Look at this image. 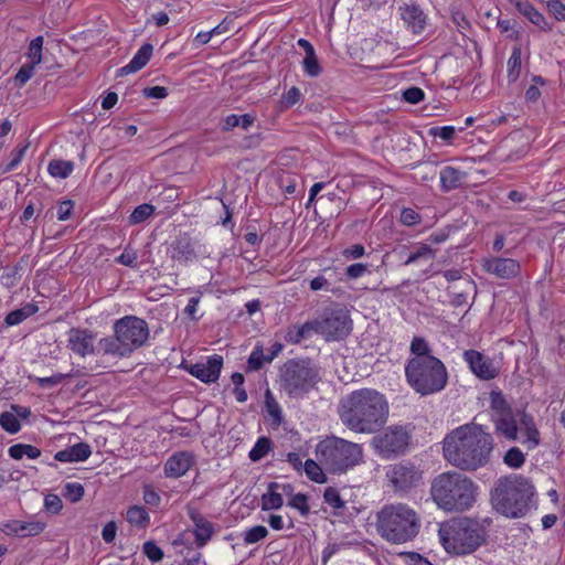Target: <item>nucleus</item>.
<instances>
[{
  "label": "nucleus",
  "mask_w": 565,
  "mask_h": 565,
  "mask_svg": "<svg viewBox=\"0 0 565 565\" xmlns=\"http://www.w3.org/2000/svg\"><path fill=\"white\" fill-rule=\"evenodd\" d=\"M493 438L482 426L471 423L457 427L444 438V458L463 471H475L490 461Z\"/></svg>",
  "instance_id": "nucleus-1"
},
{
  "label": "nucleus",
  "mask_w": 565,
  "mask_h": 565,
  "mask_svg": "<svg viewBox=\"0 0 565 565\" xmlns=\"http://www.w3.org/2000/svg\"><path fill=\"white\" fill-rule=\"evenodd\" d=\"M388 414L386 397L373 388L353 391L339 405L341 423L356 434L377 433L386 424Z\"/></svg>",
  "instance_id": "nucleus-2"
},
{
  "label": "nucleus",
  "mask_w": 565,
  "mask_h": 565,
  "mask_svg": "<svg viewBox=\"0 0 565 565\" xmlns=\"http://www.w3.org/2000/svg\"><path fill=\"white\" fill-rule=\"evenodd\" d=\"M534 495L535 487L527 477L511 473L494 482L490 501L492 508L503 516L520 519L530 512Z\"/></svg>",
  "instance_id": "nucleus-3"
},
{
  "label": "nucleus",
  "mask_w": 565,
  "mask_h": 565,
  "mask_svg": "<svg viewBox=\"0 0 565 565\" xmlns=\"http://www.w3.org/2000/svg\"><path fill=\"white\" fill-rule=\"evenodd\" d=\"M435 503L447 512H463L472 507L477 497V486L467 476L447 471L437 476L430 487Z\"/></svg>",
  "instance_id": "nucleus-4"
},
{
  "label": "nucleus",
  "mask_w": 565,
  "mask_h": 565,
  "mask_svg": "<svg viewBox=\"0 0 565 565\" xmlns=\"http://www.w3.org/2000/svg\"><path fill=\"white\" fill-rule=\"evenodd\" d=\"M376 529L387 542L403 544L417 536L420 518L407 504H386L376 514Z\"/></svg>",
  "instance_id": "nucleus-5"
},
{
  "label": "nucleus",
  "mask_w": 565,
  "mask_h": 565,
  "mask_svg": "<svg viewBox=\"0 0 565 565\" xmlns=\"http://www.w3.org/2000/svg\"><path fill=\"white\" fill-rule=\"evenodd\" d=\"M444 548L452 555L476 552L487 541L484 526L471 518H458L443 524L438 531Z\"/></svg>",
  "instance_id": "nucleus-6"
},
{
  "label": "nucleus",
  "mask_w": 565,
  "mask_h": 565,
  "mask_svg": "<svg viewBox=\"0 0 565 565\" xmlns=\"http://www.w3.org/2000/svg\"><path fill=\"white\" fill-rule=\"evenodd\" d=\"M317 460L331 473H343L363 461V448L337 436H327L316 446Z\"/></svg>",
  "instance_id": "nucleus-7"
},
{
  "label": "nucleus",
  "mask_w": 565,
  "mask_h": 565,
  "mask_svg": "<svg viewBox=\"0 0 565 565\" xmlns=\"http://www.w3.org/2000/svg\"><path fill=\"white\" fill-rule=\"evenodd\" d=\"M405 376L409 386L422 396L443 391L448 383V372L439 359L407 361Z\"/></svg>",
  "instance_id": "nucleus-8"
},
{
  "label": "nucleus",
  "mask_w": 565,
  "mask_h": 565,
  "mask_svg": "<svg viewBox=\"0 0 565 565\" xmlns=\"http://www.w3.org/2000/svg\"><path fill=\"white\" fill-rule=\"evenodd\" d=\"M319 381V372L310 359L285 363V393L291 399L303 398Z\"/></svg>",
  "instance_id": "nucleus-9"
},
{
  "label": "nucleus",
  "mask_w": 565,
  "mask_h": 565,
  "mask_svg": "<svg viewBox=\"0 0 565 565\" xmlns=\"http://www.w3.org/2000/svg\"><path fill=\"white\" fill-rule=\"evenodd\" d=\"M413 429L409 425H391L373 436L371 447L382 459L390 460L404 456L412 444Z\"/></svg>",
  "instance_id": "nucleus-10"
},
{
  "label": "nucleus",
  "mask_w": 565,
  "mask_h": 565,
  "mask_svg": "<svg viewBox=\"0 0 565 565\" xmlns=\"http://www.w3.org/2000/svg\"><path fill=\"white\" fill-rule=\"evenodd\" d=\"M423 473L420 467L415 462L402 460L387 466L385 478L393 492L403 495L423 483Z\"/></svg>",
  "instance_id": "nucleus-11"
},
{
  "label": "nucleus",
  "mask_w": 565,
  "mask_h": 565,
  "mask_svg": "<svg viewBox=\"0 0 565 565\" xmlns=\"http://www.w3.org/2000/svg\"><path fill=\"white\" fill-rule=\"evenodd\" d=\"M352 331V320L347 309L326 310L320 319H316V333L327 341H340Z\"/></svg>",
  "instance_id": "nucleus-12"
},
{
  "label": "nucleus",
  "mask_w": 565,
  "mask_h": 565,
  "mask_svg": "<svg viewBox=\"0 0 565 565\" xmlns=\"http://www.w3.org/2000/svg\"><path fill=\"white\" fill-rule=\"evenodd\" d=\"M114 332L129 355L141 348L149 338L148 323L136 316H126L117 320L114 324Z\"/></svg>",
  "instance_id": "nucleus-13"
},
{
  "label": "nucleus",
  "mask_w": 565,
  "mask_h": 565,
  "mask_svg": "<svg viewBox=\"0 0 565 565\" xmlns=\"http://www.w3.org/2000/svg\"><path fill=\"white\" fill-rule=\"evenodd\" d=\"M200 243L189 233H180L168 246L169 257L181 264L188 265L196 260L199 255L203 254Z\"/></svg>",
  "instance_id": "nucleus-14"
},
{
  "label": "nucleus",
  "mask_w": 565,
  "mask_h": 565,
  "mask_svg": "<svg viewBox=\"0 0 565 565\" xmlns=\"http://www.w3.org/2000/svg\"><path fill=\"white\" fill-rule=\"evenodd\" d=\"M463 360L470 371L480 380L489 381L499 375V369L495 367L493 361L477 350H466L463 352Z\"/></svg>",
  "instance_id": "nucleus-15"
},
{
  "label": "nucleus",
  "mask_w": 565,
  "mask_h": 565,
  "mask_svg": "<svg viewBox=\"0 0 565 565\" xmlns=\"http://www.w3.org/2000/svg\"><path fill=\"white\" fill-rule=\"evenodd\" d=\"M95 334L81 328H72L67 332V348L75 354L85 358L95 353Z\"/></svg>",
  "instance_id": "nucleus-16"
},
{
  "label": "nucleus",
  "mask_w": 565,
  "mask_h": 565,
  "mask_svg": "<svg viewBox=\"0 0 565 565\" xmlns=\"http://www.w3.org/2000/svg\"><path fill=\"white\" fill-rule=\"evenodd\" d=\"M483 269L500 279H512L521 271L520 263L512 258L491 257L483 260Z\"/></svg>",
  "instance_id": "nucleus-17"
},
{
  "label": "nucleus",
  "mask_w": 565,
  "mask_h": 565,
  "mask_svg": "<svg viewBox=\"0 0 565 565\" xmlns=\"http://www.w3.org/2000/svg\"><path fill=\"white\" fill-rule=\"evenodd\" d=\"M223 366V358L214 354L205 363H195L190 365L189 373L203 383L216 382L220 377Z\"/></svg>",
  "instance_id": "nucleus-18"
},
{
  "label": "nucleus",
  "mask_w": 565,
  "mask_h": 565,
  "mask_svg": "<svg viewBox=\"0 0 565 565\" xmlns=\"http://www.w3.org/2000/svg\"><path fill=\"white\" fill-rule=\"evenodd\" d=\"M195 463V458L190 451H177L164 463V475L168 478L178 479L184 476Z\"/></svg>",
  "instance_id": "nucleus-19"
},
{
  "label": "nucleus",
  "mask_w": 565,
  "mask_h": 565,
  "mask_svg": "<svg viewBox=\"0 0 565 565\" xmlns=\"http://www.w3.org/2000/svg\"><path fill=\"white\" fill-rule=\"evenodd\" d=\"M189 516L193 523L192 532L195 537V545L196 547L202 548L214 535V525L198 511H190Z\"/></svg>",
  "instance_id": "nucleus-20"
},
{
  "label": "nucleus",
  "mask_w": 565,
  "mask_h": 565,
  "mask_svg": "<svg viewBox=\"0 0 565 565\" xmlns=\"http://www.w3.org/2000/svg\"><path fill=\"white\" fill-rule=\"evenodd\" d=\"M519 430L521 431V443L532 450L540 445L541 437L532 415L522 413L519 420Z\"/></svg>",
  "instance_id": "nucleus-21"
},
{
  "label": "nucleus",
  "mask_w": 565,
  "mask_h": 565,
  "mask_svg": "<svg viewBox=\"0 0 565 565\" xmlns=\"http://www.w3.org/2000/svg\"><path fill=\"white\" fill-rule=\"evenodd\" d=\"M401 17L407 28L415 34L422 33L426 26V14L416 6H405L401 8Z\"/></svg>",
  "instance_id": "nucleus-22"
},
{
  "label": "nucleus",
  "mask_w": 565,
  "mask_h": 565,
  "mask_svg": "<svg viewBox=\"0 0 565 565\" xmlns=\"http://www.w3.org/2000/svg\"><path fill=\"white\" fill-rule=\"evenodd\" d=\"M45 529V523L41 521H19L12 520L4 525V531L8 534H15L21 537L35 536L42 533Z\"/></svg>",
  "instance_id": "nucleus-23"
},
{
  "label": "nucleus",
  "mask_w": 565,
  "mask_h": 565,
  "mask_svg": "<svg viewBox=\"0 0 565 565\" xmlns=\"http://www.w3.org/2000/svg\"><path fill=\"white\" fill-rule=\"evenodd\" d=\"M440 188L444 192H450L459 189L467 179V172L451 166H446L440 170Z\"/></svg>",
  "instance_id": "nucleus-24"
},
{
  "label": "nucleus",
  "mask_w": 565,
  "mask_h": 565,
  "mask_svg": "<svg viewBox=\"0 0 565 565\" xmlns=\"http://www.w3.org/2000/svg\"><path fill=\"white\" fill-rule=\"evenodd\" d=\"M92 455V448L87 443H78L54 455V459L61 462L85 461Z\"/></svg>",
  "instance_id": "nucleus-25"
},
{
  "label": "nucleus",
  "mask_w": 565,
  "mask_h": 565,
  "mask_svg": "<svg viewBox=\"0 0 565 565\" xmlns=\"http://www.w3.org/2000/svg\"><path fill=\"white\" fill-rule=\"evenodd\" d=\"M153 53V46L150 43H145L134 55L131 61L121 67L118 73L120 76L136 73L147 65Z\"/></svg>",
  "instance_id": "nucleus-26"
},
{
  "label": "nucleus",
  "mask_w": 565,
  "mask_h": 565,
  "mask_svg": "<svg viewBox=\"0 0 565 565\" xmlns=\"http://www.w3.org/2000/svg\"><path fill=\"white\" fill-rule=\"evenodd\" d=\"M497 433L504 436L508 440H515L519 433V424L513 415V412L505 413L503 416H495L492 418Z\"/></svg>",
  "instance_id": "nucleus-27"
},
{
  "label": "nucleus",
  "mask_w": 565,
  "mask_h": 565,
  "mask_svg": "<svg viewBox=\"0 0 565 565\" xmlns=\"http://www.w3.org/2000/svg\"><path fill=\"white\" fill-rule=\"evenodd\" d=\"M516 11L525 17L531 23L536 25L540 30L547 31L551 29L542 13H540L532 3L525 0L515 2Z\"/></svg>",
  "instance_id": "nucleus-28"
},
{
  "label": "nucleus",
  "mask_w": 565,
  "mask_h": 565,
  "mask_svg": "<svg viewBox=\"0 0 565 565\" xmlns=\"http://www.w3.org/2000/svg\"><path fill=\"white\" fill-rule=\"evenodd\" d=\"M280 484L278 482L268 483L267 491L262 495L263 510H276L282 505V495L279 492Z\"/></svg>",
  "instance_id": "nucleus-29"
},
{
  "label": "nucleus",
  "mask_w": 565,
  "mask_h": 565,
  "mask_svg": "<svg viewBox=\"0 0 565 565\" xmlns=\"http://www.w3.org/2000/svg\"><path fill=\"white\" fill-rule=\"evenodd\" d=\"M98 351L106 355L129 356L127 350L122 347L120 339L115 334L114 338L106 337L98 341Z\"/></svg>",
  "instance_id": "nucleus-30"
},
{
  "label": "nucleus",
  "mask_w": 565,
  "mask_h": 565,
  "mask_svg": "<svg viewBox=\"0 0 565 565\" xmlns=\"http://www.w3.org/2000/svg\"><path fill=\"white\" fill-rule=\"evenodd\" d=\"M411 352L414 354L408 361H427L428 359H437L433 355L431 348L428 342L422 337H415L411 342Z\"/></svg>",
  "instance_id": "nucleus-31"
},
{
  "label": "nucleus",
  "mask_w": 565,
  "mask_h": 565,
  "mask_svg": "<svg viewBox=\"0 0 565 565\" xmlns=\"http://www.w3.org/2000/svg\"><path fill=\"white\" fill-rule=\"evenodd\" d=\"M312 332H316V320L290 327L285 338L292 343H299L302 339L309 338Z\"/></svg>",
  "instance_id": "nucleus-32"
},
{
  "label": "nucleus",
  "mask_w": 565,
  "mask_h": 565,
  "mask_svg": "<svg viewBox=\"0 0 565 565\" xmlns=\"http://www.w3.org/2000/svg\"><path fill=\"white\" fill-rule=\"evenodd\" d=\"M265 412L271 419L273 427L278 428L281 424V409L270 390L265 392Z\"/></svg>",
  "instance_id": "nucleus-33"
},
{
  "label": "nucleus",
  "mask_w": 565,
  "mask_h": 565,
  "mask_svg": "<svg viewBox=\"0 0 565 565\" xmlns=\"http://www.w3.org/2000/svg\"><path fill=\"white\" fill-rule=\"evenodd\" d=\"M490 408L492 412L491 418L495 416H503L505 413L512 412L510 404L507 402L505 397L500 391H491Z\"/></svg>",
  "instance_id": "nucleus-34"
},
{
  "label": "nucleus",
  "mask_w": 565,
  "mask_h": 565,
  "mask_svg": "<svg viewBox=\"0 0 565 565\" xmlns=\"http://www.w3.org/2000/svg\"><path fill=\"white\" fill-rule=\"evenodd\" d=\"M436 256V250L433 249L429 245L419 244L417 245L413 252H411L407 258L404 262V265H411L419 260L429 262L433 260Z\"/></svg>",
  "instance_id": "nucleus-35"
},
{
  "label": "nucleus",
  "mask_w": 565,
  "mask_h": 565,
  "mask_svg": "<svg viewBox=\"0 0 565 565\" xmlns=\"http://www.w3.org/2000/svg\"><path fill=\"white\" fill-rule=\"evenodd\" d=\"M8 452L15 460H20L24 456L30 459H36L41 456V450L38 447L28 444H15L9 448Z\"/></svg>",
  "instance_id": "nucleus-36"
},
{
  "label": "nucleus",
  "mask_w": 565,
  "mask_h": 565,
  "mask_svg": "<svg viewBox=\"0 0 565 565\" xmlns=\"http://www.w3.org/2000/svg\"><path fill=\"white\" fill-rule=\"evenodd\" d=\"M127 521L131 525H136L138 527H146L150 522V516L146 509L140 505L130 507L127 511Z\"/></svg>",
  "instance_id": "nucleus-37"
},
{
  "label": "nucleus",
  "mask_w": 565,
  "mask_h": 565,
  "mask_svg": "<svg viewBox=\"0 0 565 565\" xmlns=\"http://www.w3.org/2000/svg\"><path fill=\"white\" fill-rule=\"evenodd\" d=\"M471 291H473L476 294L477 292V286H476V282L472 279L467 278V279H465V281L462 284V289L460 291L451 294V297H450L451 306H454V307H461V306L466 305L467 303L468 295Z\"/></svg>",
  "instance_id": "nucleus-38"
},
{
  "label": "nucleus",
  "mask_w": 565,
  "mask_h": 565,
  "mask_svg": "<svg viewBox=\"0 0 565 565\" xmlns=\"http://www.w3.org/2000/svg\"><path fill=\"white\" fill-rule=\"evenodd\" d=\"M74 170V163L66 160H52L49 163L47 171L53 178L65 179Z\"/></svg>",
  "instance_id": "nucleus-39"
},
{
  "label": "nucleus",
  "mask_w": 565,
  "mask_h": 565,
  "mask_svg": "<svg viewBox=\"0 0 565 565\" xmlns=\"http://www.w3.org/2000/svg\"><path fill=\"white\" fill-rule=\"evenodd\" d=\"M323 469V466L319 461L317 462L312 459H307L303 463V471L307 477L317 483H324L327 481Z\"/></svg>",
  "instance_id": "nucleus-40"
},
{
  "label": "nucleus",
  "mask_w": 565,
  "mask_h": 565,
  "mask_svg": "<svg viewBox=\"0 0 565 565\" xmlns=\"http://www.w3.org/2000/svg\"><path fill=\"white\" fill-rule=\"evenodd\" d=\"M38 308L34 305H26L21 309L9 312L4 319L7 326H17L24 321L28 317L34 315Z\"/></svg>",
  "instance_id": "nucleus-41"
},
{
  "label": "nucleus",
  "mask_w": 565,
  "mask_h": 565,
  "mask_svg": "<svg viewBox=\"0 0 565 565\" xmlns=\"http://www.w3.org/2000/svg\"><path fill=\"white\" fill-rule=\"evenodd\" d=\"M43 43L44 39L42 35L34 38L28 46L26 56L29 62L40 65L43 61Z\"/></svg>",
  "instance_id": "nucleus-42"
},
{
  "label": "nucleus",
  "mask_w": 565,
  "mask_h": 565,
  "mask_svg": "<svg viewBox=\"0 0 565 565\" xmlns=\"http://www.w3.org/2000/svg\"><path fill=\"white\" fill-rule=\"evenodd\" d=\"M521 50L520 47H514L512 54L508 61V78L509 82H515L521 73Z\"/></svg>",
  "instance_id": "nucleus-43"
},
{
  "label": "nucleus",
  "mask_w": 565,
  "mask_h": 565,
  "mask_svg": "<svg viewBox=\"0 0 565 565\" xmlns=\"http://www.w3.org/2000/svg\"><path fill=\"white\" fill-rule=\"evenodd\" d=\"M271 441L267 437H260L249 451V459L254 462L263 459L270 450Z\"/></svg>",
  "instance_id": "nucleus-44"
},
{
  "label": "nucleus",
  "mask_w": 565,
  "mask_h": 565,
  "mask_svg": "<svg viewBox=\"0 0 565 565\" xmlns=\"http://www.w3.org/2000/svg\"><path fill=\"white\" fill-rule=\"evenodd\" d=\"M503 462L513 469L521 468L525 462L524 452L518 447H511L503 457Z\"/></svg>",
  "instance_id": "nucleus-45"
},
{
  "label": "nucleus",
  "mask_w": 565,
  "mask_h": 565,
  "mask_svg": "<svg viewBox=\"0 0 565 565\" xmlns=\"http://www.w3.org/2000/svg\"><path fill=\"white\" fill-rule=\"evenodd\" d=\"M154 212V206L148 203L138 205L129 216V223L135 225L145 222Z\"/></svg>",
  "instance_id": "nucleus-46"
},
{
  "label": "nucleus",
  "mask_w": 565,
  "mask_h": 565,
  "mask_svg": "<svg viewBox=\"0 0 565 565\" xmlns=\"http://www.w3.org/2000/svg\"><path fill=\"white\" fill-rule=\"evenodd\" d=\"M84 487L79 482H67L63 487V497L72 503L78 502L84 495Z\"/></svg>",
  "instance_id": "nucleus-47"
},
{
  "label": "nucleus",
  "mask_w": 565,
  "mask_h": 565,
  "mask_svg": "<svg viewBox=\"0 0 565 565\" xmlns=\"http://www.w3.org/2000/svg\"><path fill=\"white\" fill-rule=\"evenodd\" d=\"M0 426L9 434H17L21 429L20 422L12 412H3L0 414Z\"/></svg>",
  "instance_id": "nucleus-48"
},
{
  "label": "nucleus",
  "mask_w": 565,
  "mask_h": 565,
  "mask_svg": "<svg viewBox=\"0 0 565 565\" xmlns=\"http://www.w3.org/2000/svg\"><path fill=\"white\" fill-rule=\"evenodd\" d=\"M36 66L31 62L23 64L14 76L15 86L23 87L34 75Z\"/></svg>",
  "instance_id": "nucleus-49"
},
{
  "label": "nucleus",
  "mask_w": 565,
  "mask_h": 565,
  "mask_svg": "<svg viewBox=\"0 0 565 565\" xmlns=\"http://www.w3.org/2000/svg\"><path fill=\"white\" fill-rule=\"evenodd\" d=\"M302 67L305 73L310 77H317L321 73V66L319 64L316 52H309L306 54L302 61Z\"/></svg>",
  "instance_id": "nucleus-50"
},
{
  "label": "nucleus",
  "mask_w": 565,
  "mask_h": 565,
  "mask_svg": "<svg viewBox=\"0 0 565 565\" xmlns=\"http://www.w3.org/2000/svg\"><path fill=\"white\" fill-rule=\"evenodd\" d=\"M266 363L265 361V353L260 347H255V349L252 351L248 361L247 366L249 371H257L263 367V365Z\"/></svg>",
  "instance_id": "nucleus-51"
},
{
  "label": "nucleus",
  "mask_w": 565,
  "mask_h": 565,
  "mask_svg": "<svg viewBox=\"0 0 565 565\" xmlns=\"http://www.w3.org/2000/svg\"><path fill=\"white\" fill-rule=\"evenodd\" d=\"M428 132L434 138L438 137L444 141L450 142L456 135V129L452 126L431 127Z\"/></svg>",
  "instance_id": "nucleus-52"
},
{
  "label": "nucleus",
  "mask_w": 565,
  "mask_h": 565,
  "mask_svg": "<svg viewBox=\"0 0 565 565\" xmlns=\"http://www.w3.org/2000/svg\"><path fill=\"white\" fill-rule=\"evenodd\" d=\"M268 531L263 525H256L247 530L244 534V542L247 544H254L267 535Z\"/></svg>",
  "instance_id": "nucleus-53"
},
{
  "label": "nucleus",
  "mask_w": 565,
  "mask_h": 565,
  "mask_svg": "<svg viewBox=\"0 0 565 565\" xmlns=\"http://www.w3.org/2000/svg\"><path fill=\"white\" fill-rule=\"evenodd\" d=\"M288 505L298 510L302 516H306L309 513L308 499L302 493L292 495L288 502Z\"/></svg>",
  "instance_id": "nucleus-54"
},
{
  "label": "nucleus",
  "mask_w": 565,
  "mask_h": 565,
  "mask_svg": "<svg viewBox=\"0 0 565 565\" xmlns=\"http://www.w3.org/2000/svg\"><path fill=\"white\" fill-rule=\"evenodd\" d=\"M399 221L403 225L414 226L422 222V216L415 210L405 207L401 212Z\"/></svg>",
  "instance_id": "nucleus-55"
},
{
  "label": "nucleus",
  "mask_w": 565,
  "mask_h": 565,
  "mask_svg": "<svg viewBox=\"0 0 565 565\" xmlns=\"http://www.w3.org/2000/svg\"><path fill=\"white\" fill-rule=\"evenodd\" d=\"M142 550L151 562H159L163 557V551L153 541H147Z\"/></svg>",
  "instance_id": "nucleus-56"
},
{
  "label": "nucleus",
  "mask_w": 565,
  "mask_h": 565,
  "mask_svg": "<svg viewBox=\"0 0 565 565\" xmlns=\"http://www.w3.org/2000/svg\"><path fill=\"white\" fill-rule=\"evenodd\" d=\"M323 499L334 509H341L344 507V502L341 499L339 491L332 487H329L324 490Z\"/></svg>",
  "instance_id": "nucleus-57"
},
{
  "label": "nucleus",
  "mask_w": 565,
  "mask_h": 565,
  "mask_svg": "<svg viewBox=\"0 0 565 565\" xmlns=\"http://www.w3.org/2000/svg\"><path fill=\"white\" fill-rule=\"evenodd\" d=\"M137 259H138L137 253L132 248L126 247L124 249V252L116 258V262L118 264H121V265H125V266H128L131 268H136Z\"/></svg>",
  "instance_id": "nucleus-58"
},
{
  "label": "nucleus",
  "mask_w": 565,
  "mask_h": 565,
  "mask_svg": "<svg viewBox=\"0 0 565 565\" xmlns=\"http://www.w3.org/2000/svg\"><path fill=\"white\" fill-rule=\"evenodd\" d=\"M70 376H72V375L64 374V373H56V374H53L52 376H47V377H38L36 382L39 383V385L41 387H52V386L58 385L60 383L63 382V380H65Z\"/></svg>",
  "instance_id": "nucleus-59"
},
{
  "label": "nucleus",
  "mask_w": 565,
  "mask_h": 565,
  "mask_svg": "<svg viewBox=\"0 0 565 565\" xmlns=\"http://www.w3.org/2000/svg\"><path fill=\"white\" fill-rule=\"evenodd\" d=\"M425 97V93L422 88L412 86L403 92V98L409 104H417Z\"/></svg>",
  "instance_id": "nucleus-60"
},
{
  "label": "nucleus",
  "mask_w": 565,
  "mask_h": 565,
  "mask_svg": "<svg viewBox=\"0 0 565 565\" xmlns=\"http://www.w3.org/2000/svg\"><path fill=\"white\" fill-rule=\"evenodd\" d=\"M44 507L51 513H58L63 509L62 499L57 494H47L44 499Z\"/></svg>",
  "instance_id": "nucleus-61"
},
{
  "label": "nucleus",
  "mask_w": 565,
  "mask_h": 565,
  "mask_svg": "<svg viewBox=\"0 0 565 565\" xmlns=\"http://www.w3.org/2000/svg\"><path fill=\"white\" fill-rule=\"evenodd\" d=\"M143 501L151 507H158L161 502V498L153 488H151L150 486H145Z\"/></svg>",
  "instance_id": "nucleus-62"
},
{
  "label": "nucleus",
  "mask_w": 565,
  "mask_h": 565,
  "mask_svg": "<svg viewBox=\"0 0 565 565\" xmlns=\"http://www.w3.org/2000/svg\"><path fill=\"white\" fill-rule=\"evenodd\" d=\"M143 96L147 98L162 99L168 96V89L163 86H151L143 89Z\"/></svg>",
  "instance_id": "nucleus-63"
},
{
  "label": "nucleus",
  "mask_w": 565,
  "mask_h": 565,
  "mask_svg": "<svg viewBox=\"0 0 565 565\" xmlns=\"http://www.w3.org/2000/svg\"><path fill=\"white\" fill-rule=\"evenodd\" d=\"M547 8L556 20L565 21V6L561 2V0L548 1Z\"/></svg>",
  "instance_id": "nucleus-64"
}]
</instances>
